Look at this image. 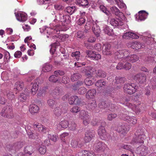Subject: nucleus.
I'll return each mask as SVG.
<instances>
[{"mask_svg": "<svg viewBox=\"0 0 156 156\" xmlns=\"http://www.w3.org/2000/svg\"><path fill=\"white\" fill-rule=\"evenodd\" d=\"M97 5L102 12L105 13L107 15H108L109 12L104 6V4L101 1H98L97 2Z\"/></svg>", "mask_w": 156, "mask_h": 156, "instance_id": "obj_22", "label": "nucleus"}, {"mask_svg": "<svg viewBox=\"0 0 156 156\" xmlns=\"http://www.w3.org/2000/svg\"><path fill=\"white\" fill-rule=\"evenodd\" d=\"M69 135V133H64L60 135V138L61 139L63 142L65 141L64 138Z\"/></svg>", "mask_w": 156, "mask_h": 156, "instance_id": "obj_61", "label": "nucleus"}, {"mask_svg": "<svg viewBox=\"0 0 156 156\" xmlns=\"http://www.w3.org/2000/svg\"><path fill=\"white\" fill-rule=\"evenodd\" d=\"M67 109L65 107H62L61 108L60 107H56L54 111V114L57 117L60 116L62 114H64L67 112Z\"/></svg>", "mask_w": 156, "mask_h": 156, "instance_id": "obj_10", "label": "nucleus"}, {"mask_svg": "<svg viewBox=\"0 0 156 156\" xmlns=\"http://www.w3.org/2000/svg\"><path fill=\"white\" fill-rule=\"evenodd\" d=\"M103 30L105 34L109 35H112L114 34L113 30L110 29L108 26H106L104 27Z\"/></svg>", "mask_w": 156, "mask_h": 156, "instance_id": "obj_34", "label": "nucleus"}, {"mask_svg": "<svg viewBox=\"0 0 156 156\" xmlns=\"http://www.w3.org/2000/svg\"><path fill=\"white\" fill-rule=\"evenodd\" d=\"M69 124L68 121L66 120L62 121L59 123L57 124L56 129L58 130H60L62 129L66 128L68 126Z\"/></svg>", "mask_w": 156, "mask_h": 156, "instance_id": "obj_18", "label": "nucleus"}, {"mask_svg": "<svg viewBox=\"0 0 156 156\" xmlns=\"http://www.w3.org/2000/svg\"><path fill=\"white\" fill-rule=\"evenodd\" d=\"M48 138L54 142H56L58 139V136L51 134H49L48 136Z\"/></svg>", "mask_w": 156, "mask_h": 156, "instance_id": "obj_51", "label": "nucleus"}, {"mask_svg": "<svg viewBox=\"0 0 156 156\" xmlns=\"http://www.w3.org/2000/svg\"><path fill=\"white\" fill-rule=\"evenodd\" d=\"M52 68V66L51 65L46 63L43 65L42 70L44 72H48L51 70Z\"/></svg>", "mask_w": 156, "mask_h": 156, "instance_id": "obj_35", "label": "nucleus"}, {"mask_svg": "<svg viewBox=\"0 0 156 156\" xmlns=\"http://www.w3.org/2000/svg\"><path fill=\"white\" fill-rule=\"evenodd\" d=\"M111 12L114 14H115L116 16L119 17L120 19L122 20H124L125 19L123 14L120 12L117 8L115 6H113L111 7L110 8Z\"/></svg>", "mask_w": 156, "mask_h": 156, "instance_id": "obj_8", "label": "nucleus"}, {"mask_svg": "<svg viewBox=\"0 0 156 156\" xmlns=\"http://www.w3.org/2000/svg\"><path fill=\"white\" fill-rule=\"evenodd\" d=\"M98 134L101 139L105 140L107 137V134L104 127L100 126L98 130Z\"/></svg>", "mask_w": 156, "mask_h": 156, "instance_id": "obj_13", "label": "nucleus"}, {"mask_svg": "<svg viewBox=\"0 0 156 156\" xmlns=\"http://www.w3.org/2000/svg\"><path fill=\"white\" fill-rule=\"evenodd\" d=\"M129 52L126 50H122L119 51H117L115 53V57L116 58H122L123 62L125 61L126 60L124 59L125 56H126Z\"/></svg>", "mask_w": 156, "mask_h": 156, "instance_id": "obj_6", "label": "nucleus"}, {"mask_svg": "<svg viewBox=\"0 0 156 156\" xmlns=\"http://www.w3.org/2000/svg\"><path fill=\"white\" fill-rule=\"evenodd\" d=\"M83 83V81H78L77 82L76 85H75L73 86V89L74 90H76L78 89L79 87L82 85Z\"/></svg>", "mask_w": 156, "mask_h": 156, "instance_id": "obj_54", "label": "nucleus"}, {"mask_svg": "<svg viewBox=\"0 0 156 156\" xmlns=\"http://www.w3.org/2000/svg\"><path fill=\"white\" fill-rule=\"evenodd\" d=\"M122 20L119 18L118 19H112L110 21L111 25L114 27L120 26L123 25Z\"/></svg>", "mask_w": 156, "mask_h": 156, "instance_id": "obj_19", "label": "nucleus"}, {"mask_svg": "<svg viewBox=\"0 0 156 156\" xmlns=\"http://www.w3.org/2000/svg\"><path fill=\"white\" fill-rule=\"evenodd\" d=\"M49 80L52 82L56 83L59 81L60 78L59 77L57 76L55 74L51 76L49 78Z\"/></svg>", "mask_w": 156, "mask_h": 156, "instance_id": "obj_38", "label": "nucleus"}, {"mask_svg": "<svg viewBox=\"0 0 156 156\" xmlns=\"http://www.w3.org/2000/svg\"><path fill=\"white\" fill-rule=\"evenodd\" d=\"M81 70L83 72L87 74H89L90 73H93L94 70L92 67L88 66L83 67Z\"/></svg>", "mask_w": 156, "mask_h": 156, "instance_id": "obj_27", "label": "nucleus"}, {"mask_svg": "<svg viewBox=\"0 0 156 156\" xmlns=\"http://www.w3.org/2000/svg\"><path fill=\"white\" fill-rule=\"evenodd\" d=\"M85 84L88 86L91 85L93 84V82L90 78H87L84 81Z\"/></svg>", "mask_w": 156, "mask_h": 156, "instance_id": "obj_50", "label": "nucleus"}, {"mask_svg": "<svg viewBox=\"0 0 156 156\" xmlns=\"http://www.w3.org/2000/svg\"><path fill=\"white\" fill-rule=\"evenodd\" d=\"M93 147L97 151H104L107 147V146L105 143L97 140L95 141Z\"/></svg>", "mask_w": 156, "mask_h": 156, "instance_id": "obj_3", "label": "nucleus"}, {"mask_svg": "<svg viewBox=\"0 0 156 156\" xmlns=\"http://www.w3.org/2000/svg\"><path fill=\"white\" fill-rule=\"evenodd\" d=\"M75 8L74 6L68 7L65 10V11L70 15L72 14L75 11Z\"/></svg>", "mask_w": 156, "mask_h": 156, "instance_id": "obj_43", "label": "nucleus"}, {"mask_svg": "<svg viewBox=\"0 0 156 156\" xmlns=\"http://www.w3.org/2000/svg\"><path fill=\"white\" fill-rule=\"evenodd\" d=\"M137 44V42H130L128 44V46L131 47L132 48L135 49L136 45Z\"/></svg>", "mask_w": 156, "mask_h": 156, "instance_id": "obj_63", "label": "nucleus"}, {"mask_svg": "<svg viewBox=\"0 0 156 156\" xmlns=\"http://www.w3.org/2000/svg\"><path fill=\"white\" fill-rule=\"evenodd\" d=\"M134 79L141 83H144L146 80V75L143 74H137L134 77Z\"/></svg>", "mask_w": 156, "mask_h": 156, "instance_id": "obj_15", "label": "nucleus"}, {"mask_svg": "<svg viewBox=\"0 0 156 156\" xmlns=\"http://www.w3.org/2000/svg\"><path fill=\"white\" fill-rule=\"evenodd\" d=\"M96 91L94 89L90 90L88 91L86 94V98H92L96 95Z\"/></svg>", "mask_w": 156, "mask_h": 156, "instance_id": "obj_36", "label": "nucleus"}, {"mask_svg": "<svg viewBox=\"0 0 156 156\" xmlns=\"http://www.w3.org/2000/svg\"><path fill=\"white\" fill-rule=\"evenodd\" d=\"M124 59L126 60L125 61L133 63L138 60L139 57L136 55H129L128 54L125 57V58H124Z\"/></svg>", "mask_w": 156, "mask_h": 156, "instance_id": "obj_14", "label": "nucleus"}, {"mask_svg": "<svg viewBox=\"0 0 156 156\" xmlns=\"http://www.w3.org/2000/svg\"><path fill=\"white\" fill-rule=\"evenodd\" d=\"M111 45L109 44H105L103 46V53L106 55H110L111 52L110 50Z\"/></svg>", "mask_w": 156, "mask_h": 156, "instance_id": "obj_20", "label": "nucleus"}, {"mask_svg": "<svg viewBox=\"0 0 156 156\" xmlns=\"http://www.w3.org/2000/svg\"><path fill=\"white\" fill-rule=\"evenodd\" d=\"M92 30L95 35L97 37L100 36L101 30L99 27L96 23L94 24L92 27Z\"/></svg>", "mask_w": 156, "mask_h": 156, "instance_id": "obj_25", "label": "nucleus"}, {"mask_svg": "<svg viewBox=\"0 0 156 156\" xmlns=\"http://www.w3.org/2000/svg\"><path fill=\"white\" fill-rule=\"evenodd\" d=\"M81 76V75L79 73H74L72 76L71 79L73 81H75L80 78Z\"/></svg>", "mask_w": 156, "mask_h": 156, "instance_id": "obj_46", "label": "nucleus"}, {"mask_svg": "<svg viewBox=\"0 0 156 156\" xmlns=\"http://www.w3.org/2000/svg\"><path fill=\"white\" fill-rule=\"evenodd\" d=\"M145 138V135L142 134L138 136L137 140H136V139L133 140L131 141V143L134 145H136V147H137L139 144H143L144 142V140Z\"/></svg>", "mask_w": 156, "mask_h": 156, "instance_id": "obj_11", "label": "nucleus"}, {"mask_svg": "<svg viewBox=\"0 0 156 156\" xmlns=\"http://www.w3.org/2000/svg\"><path fill=\"white\" fill-rule=\"evenodd\" d=\"M95 135L94 132L93 131L88 130L86 132L84 138L86 143L90 141Z\"/></svg>", "mask_w": 156, "mask_h": 156, "instance_id": "obj_12", "label": "nucleus"}, {"mask_svg": "<svg viewBox=\"0 0 156 156\" xmlns=\"http://www.w3.org/2000/svg\"><path fill=\"white\" fill-rule=\"evenodd\" d=\"M39 152L41 154H44L46 151V148L44 146L42 145L39 148Z\"/></svg>", "mask_w": 156, "mask_h": 156, "instance_id": "obj_56", "label": "nucleus"}, {"mask_svg": "<svg viewBox=\"0 0 156 156\" xmlns=\"http://www.w3.org/2000/svg\"><path fill=\"white\" fill-rule=\"evenodd\" d=\"M39 109V108L37 105L32 104L30 105L29 108V111L32 114L37 113Z\"/></svg>", "mask_w": 156, "mask_h": 156, "instance_id": "obj_23", "label": "nucleus"}, {"mask_svg": "<svg viewBox=\"0 0 156 156\" xmlns=\"http://www.w3.org/2000/svg\"><path fill=\"white\" fill-rule=\"evenodd\" d=\"M55 9L58 11H60L64 9V7L61 3H58L55 4L54 5Z\"/></svg>", "mask_w": 156, "mask_h": 156, "instance_id": "obj_40", "label": "nucleus"}, {"mask_svg": "<svg viewBox=\"0 0 156 156\" xmlns=\"http://www.w3.org/2000/svg\"><path fill=\"white\" fill-rule=\"evenodd\" d=\"M106 84V82L102 80H99L96 83L95 85L98 87H102Z\"/></svg>", "mask_w": 156, "mask_h": 156, "instance_id": "obj_47", "label": "nucleus"}, {"mask_svg": "<svg viewBox=\"0 0 156 156\" xmlns=\"http://www.w3.org/2000/svg\"><path fill=\"white\" fill-rule=\"evenodd\" d=\"M86 53L88 57H89L90 58V59L92 60V58L94 56V52L90 50H87L86 51Z\"/></svg>", "mask_w": 156, "mask_h": 156, "instance_id": "obj_53", "label": "nucleus"}, {"mask_svg": "<svg viewBox=\"0 0 156 156\" xmlns=\"http://www.w3.org/2000/svg\"><path fill=\"white\" fill-rule=\"evenodd\" d=\"M59 43L58 42V43H55L51 44V48L50 50V53L53 54L54 53L55 51L56 48V46L59 45Z\"/></svg>", "mask_w": 156, "mask_h": 156, "instance_id": "obj_44", "label": "nucleus"}, {"mask_svg": "<svg viewBox=\"0 0 156 156\" xmlns=\"http://www.w3.org/2000/svg\"><path fill=\"white\" fill-rule=\"evenodd\" d=\"M62 90L61 88L58 87H56L53 90L50 91V94L52 96L54 95H59L61 93Z\"/></svg>", "mask_w": 156, "mask_h": 156, "instance_id": "obj_30", "label": "nucleus"}, {"mask_svg": "<svg viewBox=\"0 0 156 156\" xmlns=\"http://www.w3.org/2000/svg\"><path fill=\"white\" fill-rule=\"evenodd\" d=\"M48 104V105L51 107H52L54 106V105L55 104V102L54 100L53 99V98L50 99L47 102Z\"/></svg>", "mask_w": 156, "mask_h": 156, "instance_id": "obj_58", "label": "nucleus"}, {"mask_svg": "<svg viewBox=\"0 0 156 156\" xmlns=\"http://www.w3.org/2000/svg\"><path fill=\"white\" fill-rule=\"evenodd\" d=\"M122 37L125 39H128L130 38L132 39H137L139 38V36L135 33L130 31H128L124 34Z\"/></svg>", "mask_w": 156, "mask_h": 156, "instance_id": "obj_17", "label": "nucleus"}, {"mask_svg": "<svg viewBox=\"0 0 156 156\" xmlns=\"http://www.w3.org/2000/svg\"><path fill=\"white\" fill-rule=\"evenodd\" d=\"M88 115H89L87 111L82 110L80 112L78 117L79 119L82 120Z\"/></svg>", "mask_w": 156, "mask_h": 156, "instance_id": "obj_32", "label": "nucleus"}, {"mask_svg": "<svg viewBox=\"0 0 156 156\" xmlns=\"http://www.w3.org/2000/svg\"><path fill=\"white\" fill-rule=\"evenodd\" d=\"M136 85L133 83H128L124 84L123 89L124 92L129 94L134 93L136 88Z\"/></svg>", "mask_w": 156, "mask_h": 156, "instance_id": "obj_2", "label": "nucleus"}, {"mask_svg": "<svg viewBox=\"0 0 156 156\" xmlns=\"http://www.w3.org/2000/svg\"><path fill=\"white\" fill-rule=\"evenodd\" d=\"M16 16L17 20L20 22H24L27 19V14L23 12H18Z\"/></svg>", "mask_w": 156, "mask_h": 156, "instance_id": "obj_16", "label": "nucleus"}, {"mask_svg": "<svg viewBox=\"0 0 156 156\" xmlns=\"http://www.w3.org/2000/svg\"><path fill=\"white\" fill-rule=\"evenodd\" d=\"M97 76L101 77H105L106 76V73L101 70H98L96 73Z\"/></svg>", "mask_w": 156, "mask_h": 156, "instance_id": "obj_48", "label": "nucleus"}, {"mask_svg": "<svg viewBox=\"0 0 156 156\" xmlns=\"http://www.w3.org/2000/svg\"><path fill=\"white\" fill-rule=\"evenodd\" d=\"M82 120L83 124L84 125L87 126L89 124L90 122V116L89 115L86 116L85 118H84Z\"/></svg>", "mask_w": 156, "mask_h": 156, "instance_id": "obj_49", "label": "nucleus"}, {"mask_svg": "<svg viewBox=\"0 0 156 156\" xmlns=\"http://www.w3.org/2000/svg\"><path fill=\"white\" fill-rule=\"evenodd\" d=\"M34 127H36L40 132H45L46 131L45 127L41 124L38 123L34 124Z\"/></svg>", "mask_w": 156, "mask_h": 156, "instance_id": "obj_31", "label": "nucleus"}, {"mask_svg": "<svg viewBox=\"0 0 156 156\" xmlns=\"http://www.w3.org/2000/svg\"><path fill=\"white\" fill-rule=\"evenodd\" d=\"M59 20H57V16L55 15V19L53 22V23H50V27L53 30L54 32L57 34L59 33L61 29V26L58 24H56L60 22H61L63 26H66L67 24L69 22V18L68 15H62L61 12H59Z\"/></svg>", "mask_w": 156, "mask_h": 156, "instance_id": "obj_1", "label": "nucleus"}, {"mask_svg": "<svg viewBox=\"0 0 156 156\" xmlns=\"http://www.w3.org/2000/svg\"><path fill=\"white\" fill-rule=\"evenodd\" d=\"M147 152L146 147L143 145H141L138 147L136 151V153L138 154L139 156H145Z\"/></svg>", "mask_w": 156, "mask_h": 156, "instance_id": "obj_9", "label": "nucleus"}, {"mask_svg": "<svg viewBox=\"0 0 156 156\" xmlns=\"http://www.w3.org/2000/svg\"><path fill=\"white\" fill-rule=\"evenodd\" d=\"M10 58L9 53L7 51L5 52V55L4 57V60L5 62H8Z\"/></svg>", "mask_w": 156, "mask_h": 156, "instance_id": "obj_59", "label": "nucleus"}, {"mask_svg": "<svg viewBox=\"0 0 156 156\" xmlns=\"http://www.w3.org/2000/svg\"><path fill=\"white\" fill-rule=\"evenodd\" d=\"M80 110L79 107L78 106H74L71 108L70 111L72 113H77Z\"/></svg>", "mask_w": 156, "mask_h": 156, "instance_id": "obj_60", "label": "nucleus"}, {"mask_svg": "<svg viewBox=\"0 0 156 156\" xmlns=\"http://www.w3.org/2000/svg\"><path fill=\"white\" fill-rule=\"evenodd\" d=\"M87 106L89 110L94 111L97 107L96 101H92L91 103L88 104Z\"/></svg>", "mask_w": 156, "mask_h": 156, "instance_id": "obj_39", "label": "nucleus"}, {"mask_svg": "<svg viewBox=\"0 0 156 156\" xmlns=\"http://www.w3.org/2000/svg\"><path fill=\"white\" fill-rule=\"evenodd\" d=\"M132 65L129 62L126 63L124 65V69L126 70H129L131 67Z\"/></svg>", "mask_w": 156, "mask_h": 156, "instance_id": "obj_62", "label": "nucleus"}, {"mask_svg": "<svg viewBox=\"0 0 156 156\" xmlns=\"http://www.w3.org/2000/svg\"><path fill=\"white\" fill-rule=\"evenodd\" d=\"M115 83L118 84L120 85L117 86V88L118 89H121L122 88V86L121 85H122L124 83V78L116 77L115 78Z\"/></svg>", "mask_w": 156, "mask_h": 156, "instance_id": "obj_26", "label": "nucleus"}, {"mask_svg": "<svg viewBox=\"0 0 156 156\" xmlns=\"http://www.w3.org/2000/svg\"><path fill=\"white\" fill-rule=\"evenodd\" d=\"M76 124L74 122H72L69 127V129L71 130H74L76 128Z\"/></svg>", "mask_w": 156, "mask_h": 156, "instance_id": "obj_57", "label": "nucleus"}, {"mask_svg": "<svg viewBox=\"0 0 156 156\" xmlns=\"http://www.w3.org/2000/svg\"><path fill=\"white\" fill-rule=\"evenodd\" d=\"M80 52L78 51L73 52L72 53L71 55L73 57L74 59H76L77 61L81 60V59H80Z\"/></svg>", "mask_w": 156, "mask_h": 156, "instance_id": "obj_45", "label": "nucleus"}, {"mask_svg": "<svg viewBox=\"0 0 156 156\" xmlns=\"http://www.w3.org/2000/svg\"><path fill=\"white\" fill-rule=\"evenodd\" d=\"M38 85L36 83H34L31 89V94L33 95H35L38 90Z\"/></svg>", "mask_w": 156, "mask_h": 156, "instance_id": "obj_42", "label": "nucleus"}, {"mask_svg": "<svg viewBox=\"0 0 156 156\" xmlns=\"http://www.w3.org/2000/svg\"><path fill=\"white\" fill-rule=\"evenodd\" d=\"M76 156H96L95 154L92 152L84 150L78 153Z\"/></svg>", "mask_w": 156, "mask_h": 156, "instance_id": "obj_21", "label": "nucleus"}, {"mask_svg": "<svg viewBox=\"0 0 156 156\" xmlns=\"http://www.w3.org/2000/svg\"><path fill=\"white\" fill-rule=\"evenodd\" d=\"M69 103L70 104L72 105L75 103L76 105H80V101L79 98H69Z\"/></svg>", "mask_w": 156, "mask_h": 156, "instance_id": "obj_33", "label": "nucleus"}, {"mask_svg": "<svg viewBox=\"0 0 156 156\" xmlns=\"http://www.w3.org/2000/svg\"><path fill=\"white\" fill-rule=\"evenodd\" d=\"M127 105L129 108H130L133 111L135 112L136 114H138L140 112V109L138 106H136L134 104L131 103H128Z\"/></svg>", "mask_w": 156, "mask_h": 156, "instance_id": "obj_28", "label": "nucleus"}, {"mask_svg": "<svg viewBox=\"0 0 156 156\" xmlns=\"http://www.w3.org/2000/svg\"><path fill=\"white\" fill-rule=\"evenodd\" d=\"M12 108L11 106H7L4 107L1 112V115L4 117L9 118L12 114Z\"/></svg>", "mask_w": 156, "mask_h": 156, "instance_id": "obj_5", "label": "nucleus"}, {"mask_svg": "<svg viewBox=\"0 0 156 156\" xmlns=\"http://www.w3.org/2000/svg\"><path fill=\"white\" fill-rule=\"evenodd\" d=\"M79 4L80 6H82L88 7L89 5V0H80Z\"/></svg>", "mask_w": 156, "mask_h": 156, "instance_id": "obj_41", "label": "nucleus"}, {"mask_svg": "<svg viewBox=\"0 0 156 156\" xmlns=\"http://www.w3.org/2000/svg\"><path fill=\"white\" fill-rule=\"evenodd\" d=\"M122 115L121 118L130 124L134 125L137 123V120L135 117L130 116L126 114H123Z\"/></svg>", "mask_w": 156, "mask_h": 156, "instance_id": "obj_4", "label": "nucleus"}, {"mask_svg": "<svg viewBox=\"0 0 156 156\" xmlns=\"http://www.w3.org/2000/svg\"><path fill=\"white\" fill-rule=\"evenodd\" d=\"M31 146H27L24 149V152L26 154H28L30 155L32 154V152H30V150L32 149Z\"/></svg>", "mask_w": 156, "mask_h": 156, "instance_id": "obj_55", "label": "nucleus"}, {"mask_svg": "<svg viewBox=\"0 0 156 156\" xmlns=\"http://www.w3.org/2000/svg\"><path fill=\"white\" fill-rule=\"evenodd\" d=\"M76 36L79 38H83L84 37L83 33L82 31L78 32L76 34Z\"/></svg>", "mask_w": 156, "mask_h": 156, "instance_id": "obj_64", "label": "nucleus"}, {"mask_svg": "<svg viewBox=\"0 0 156 156\" xmlns=\"http://www.w3.org/2000/svg\"><path fill=\"white\" fill-rule=\"evenodd\" d=\"M117 116L116 114L115 113L109 114L108 115L107 119L109 121H112Z\"/></svg>", "mask_w": 156, "mask_h": 156, "instance_id": "obj_52", "label": "nucleus"}, {"mask_svg": "<svg viewBox=\"0 0 156 156\" xmlns=\"http://www.w3.org/2000/svg\"><path fill=\"white\" fill-rule=\"evenodd\" d=\"M23 87L24 86L23 82L22 81L17 82L15 84L14 90H16L18 91H20L23 88Z\"/></svg>", "mask_w": 156, "mask_h": 156, "instance_id": "obj_29", "label": "nucleus"}, {"mask_svg": "<svg viewBox=\"0 0 156 156\" xmlns=\"http://www.w3.org/2000/svg\"><path fill=\"white\" fill-rule=\"evenodd\" d=\"M24 142H19L15 143L13 146L12 147L11 149H15V150L21 148L24 144Z\"/></svg>", "mask_w": 156, "mask_h": 156, "instance_id": "obj_37", "label": "nucleus"}, {"mask_svg": "<svg viewBox=\"0 0 156 156\" xmlns=\"http://www.w3.org/2000/svg\"><path fill=\"white\" fill-rule=\"evenodd\" d=\"M148 13L144 10H141L138 12V20H143L147 17Z\"/></svg>", "mask_w": 156, "mask_h": 156, "instance_id": "obj_24", "label": "nucleus"}, {"mask_svg": "<svg viewBox=\"0 0 156 156\" xmlns=\"http://www.w3.org/2000/svg\"><path fill=\"white\" fill-rule=\"evenodd\" d=\"M129 129V128L127 124H123L120 126H119L116 130L117 132L124 136Z\"/></svg>", "mask_w": 156, "mask_h": 156, "instance_id": "obj_7", "label": "nucleus"}]
</instances>
